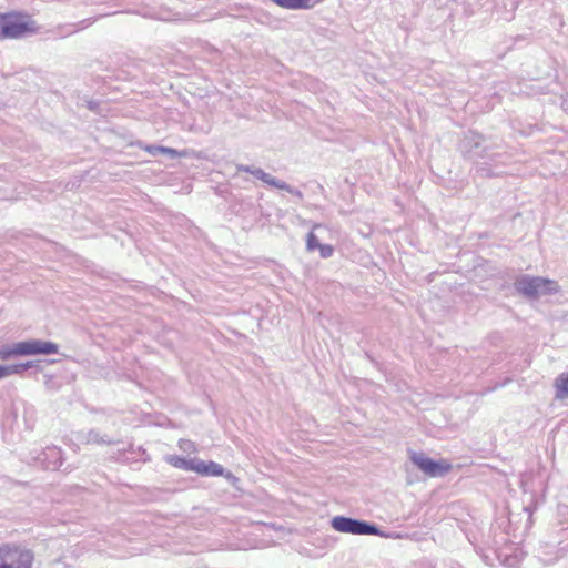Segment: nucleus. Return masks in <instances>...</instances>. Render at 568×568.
Returning a JSON list of instances; mask_svg holds the SVG:
<instances>
[{"label":"nucleus","instance_id":"nucleus-7","mask_svg":"<svg viewBox=\"0 0 568 568\" xmlns=\"http://www.w3.org/2000/svg\"><path fill=\"white\" fill-rule=\"evenodd\" d=\"M194 471L201 476L219 477L224 475L223 467L214 462H196L194 466Z\"/></svg>","mask_w":568,"mask_h":568},{"label":"nucleus","instance_id":"nucleus-6","mask_svg":"<svg viewBox=\"0 0 568 568\" xmlns=\"http://www.w3.org/2000/svg\"><path fill=\"white\" fill-rule=\"evenodd\" d=\"M412 462L426 475L430 477L443 476L450 471L452 465L447 460L435 462L423 454H414Z\"/></svg>","mask_w":568,"mask_h":568},{"label":"nucleus","instance_id":"nucleus-16","mask_svg":"<svg viewBox=\"0 0 568 568\" xmlns=\"http://www.w3.org/2000/svg\"><path fill=\"white\" fill-rule=\"evenodd\" d=\"M142 149L148 152L149 154H156V153H161V146H156V145H144L142 146Z\"/></svg>","mask_w":568,"mask_h":568},{"label":"nucleus","instance_id":"nucleus-15","mask_svg":"<svg viewBox=\"0 0 568 568\" xmlns=\"http://www.w3.org/2000/svg\"><path fill=\"white\" fill-rule=\"evenodd\" d=\"M161 153L162 154H169L171 156H183V155H185V153H180L176 150L171 149V148H166V146H161Z\"/></svg>","mask_w":568,"mask_h":568},{"label":"nucleus","instance_id":"nucleus-10","mask_svg":"<svg viewBox=\"0 0 568 568\" xmlns=\"http://www.w3.org/2000/svg\"><path fill=\"white\" fill-rule=\"evenodd\" d=\"M166 462L175 468L194 471L195 462L187 460L184 457L173 455L169 456Z\"/></svg>","mask_w":568,"mask_h":568},{"label":"nucleus","instance_id":"nucleus-4","mask_svg":"<svg viewBox=\"0 0 568 568\" xmlns=\"http://www.w3.org/2000/svg\"><path fill=\"white\" fill-rule=\"evenodd\" d=\"M516 288L527 296H538L540 294H550L558 291L555 281L542 277H521L516 282Z\"/></svg>","mask_w":568,"mask_h":568},{"label":"nucleus","instance_id":"nucleus-8","mask_svg":"<svg viewBox=\"0 0 568 568\" xmlns=\"http://www.w3.org/2000/svg\"><path fill=\"white\" fill-rule=\"evenodd\" d=\"M276 6L283 9L298 10V9H311L315 3L322 0H271Z\"/></svg>","mask_w":568,"mask_h":568},{"label":"nucleus","instance_id":"nucleus-11","mask_svg":"<svg viewBox=\"0 0 568 568\" xmlns=\"http://www.w3.org/2000/svg\"><path fill=\"white\" fill-rule=\"evenodd\" d=\"M29 367H31V365L29 363L11 365V366L0 365V379L7 377L9 375H12V374H19Z\"/></svg>","mask_w":568,"mask_h":568},{"label":"nucleus","instance_id":"nucleus-5","mask_svg":"<svg viewBox=\"0 0 568 568\" xmlns=\"http://www.w3.org/2000/svg\"><path fill=\"white\" fill-rule=\"evenodd\" d=\"M332 527L339 532L353 535H376L377 528L367 523L337 516L332 519Z\"/></svg>","mask_w":568,"mask_h":568},{"label":"nucleus","instance_id":"nucleus-13","mask_svg":"<svg viewBox=\"0 0 568 568\" xmlns=\"http://www.w3.org/2000/svg\"><path fill=\"white\" fill-rule=\"evenodd\" d=\"M320 242H318V239L316 237V235L313 233V232H310L307 234V239H306V246H307V250L308 251H314V250H317V247L320 246Z\"/></svg>","mask_w":568,"mask_h":568},{"label":"nucleus","instance_id":"nucleus-14","mask_svg":"<svg viewBox=\"0 0 568 568\" xmlns=\"http://www.w3.org/2000/svg\"><path fill=\"white\" fill-rule=\"evenodd\" d=\"M322 257L327 258L333 255L334 248L329 244H320L317 247Z\"/></svg>","mask_w":568,"mask_h":568},{"label":"nucleus","instance_id":"nucleus-2","mask_svg":"<svg viewBox=\"0 0 568 568\" xmlns=\"http://www.w3.org/2000/svg\"><path fill=\"white\" fill-rule=\"evenodd\" d=\"M34 554L32 550L16 545L0 546V568H33Z\"/></svg>","mask_w":568,"mask_h":568},{"label":"nucleus","instance_id":"nucleus-1","mask_svg":"<svg viewBox=\"0 0 568 568\" xmlns=\"http://www.w3.org/2000/svg\"><path fill=\"white\" fill-rule=\"evenodd\" d=\"M31 16L18 11L0 13V40L16 39L38 31Z\"/></svg>","mask_w":568,"mask_h":568},{"label":"nucleus","instance_id":"nucleus-3","mask_svg":"<svg viewBox=\"0 0 568 568\" xmlns=\"http://www.w3.org/2000/svg\"><path fill=\"white\" fill-rule=\"evenodd\" d=\"M58 345L51 342H43L38 339L20 342L13 345L8 352H1L0 357L7 358L9 356H27L37 354H57Z\"/></svg>","mask_w":568,"mask_h":568},{"label":"nucleus","instance_id":"nucleus-9","mask_svg":"<svg viewBox=\"0 0 568 568\" xmlns=\"http://www.w3.org/2000/svg\"><path fill=\"white\" fill-rule=\"evenodd\" d=\"M556 397L564 399L568 397V373L560 374L555 381Z\"/></svg>","mask_w":568,"mask_h":568},{"label":"nucleus","instance_id":"nucleus-12","mask_svg":"<svg viewBox=\"0 0 568 568\" xmlns=\"http://www.w3.org/2000/svg\"><path fill=\"white\" fill-rule=\"evenodd\" d=\"M254 174L261 179L262 181H264L265 183L270 184V185H273V186H276L281 190H284L286 189V185L285 183H280L277 181H275L274 178H272L270 174L263 172L262 170H257L254 172Z\"/></svg>","mask_w":568,"mask_h":568}]
</instances>
